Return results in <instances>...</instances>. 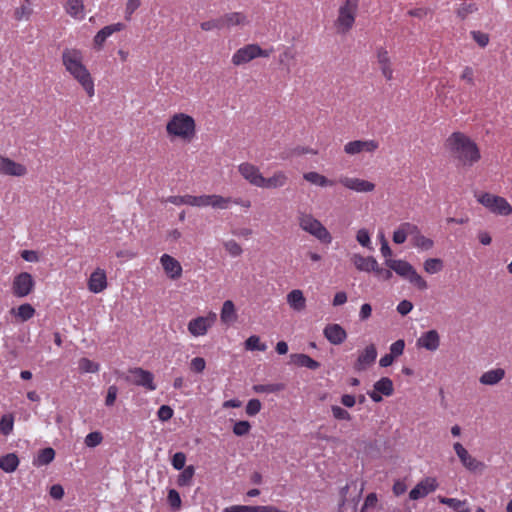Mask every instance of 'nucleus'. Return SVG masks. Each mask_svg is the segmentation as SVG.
I'll return each instance as SVG.
<instances>
[{"mask_svg":"<svg viewBox=\"0 0 512 512\" xmlns=\"http://www.w3.org/2000/svg\"><path fill=\"white\" fill-rule=\"evenodd\" d=\"M350 260L360 272L370 273L377 267V260L373 256H363L359 253L351 255Z\"/></svg>","mask_w":512,"mask_h":512,"instance_id":"b1692460","label":"nucleus"},{"mask_svg":"<svg viewBox=\"0 0 512 512\" xmlns=\"http://www.w3.org/2000/svg\"><path fill=\"white\" fill-rule=\"evenodd\" d=\"M245 349L249 351H266L267 345L260 341L259 336L252 335L244 343Z\"/></svg>","mask_w":512,"mask_h":512,"instance_id":"37998d69","label":"nucleus"},{"mask_svg":"<svg viewBox=\"0 0 512 512\" xmlns=\"http://www.w3.org/2000/svg\"><path fill=\"white\" fill-rule=\"evenodd\" d=\"M380 252L385 258V264L392 269L397 275L406 279L411 285L418 290L424 291L428 288L427 281L416 271V269L405 260L392 259V250L389 247L385 237L381 235Z\"/></svg>","mask_w":512,"mask_h":512,"instance_id":"7ed1b4c3","label":"nucleus"},{"mask_svg":"<svg viewBox=\"0 0 512 512\" xmlns=\"http://www.w3.org/2000/svg\"><path fill=\"white\" fill-rule=\"evenodd\" d=\"M323 334L333 345L342 344L347 337L346 331L339 324H328L324 328Z\"/></svg>","mask_w":512,"mask_h":512,"instance_id":"393cba45","label":"nucleus"},{"mask_svg":"<svg viewBox=\"0 0 512 512\" xmlns=\"http://www.w3.org/2000/svg\"><path fill=\"white\" fill-rule=\"evenodd\" d=\"M439 484L434 477H425L409 492L411 500H419L436 491Z\"/></svg>","mask_w":512,"mask_h":512,"instance_id":"f3484780","label":"nucleus"},{"mask_svg":"<svg viewBox=\"0 0 512 512\" xmlns=\"http://www.w3.org/2000/svg\"><path fill=\"white\" fill-rule=\"evenodd\" d=\"M390 354L392 356H394L395 358L401 356L404 352V349H405V342L404 340L402 339H399L395 342H393L391 345H390Z\"/></svg>","mask_w":512,"mask_h":512,"instance_id":"69168bd1","label":"nucleus"},{"mask_svg":"<svg viewBox=\"0 0 512 512\" xmlns=\"http://www.w3.org/2000/svg\"><path fill=\"white\" fill-rule=\"evenodd\" d=\"M286 300L290 308L296 312H301L306 308V299L300 289L290 291L286 296Z\"/></svg>","mask_w":512,"mask_h":512,"instance_id":"7c9ffc66","label":"nucleus"},{"mask_svg":"<svg viewBox=\"0 0 512 512\" xmlns=\"http://www.w3.org/2000/svg\"><path fill=\"white\" fill-rule=\"evenodd\" d=\"M303 179L308 183L321 188L333 186L335 183L333 180H330L326 176L315 171L304 173Z\"/></svg>","mask_w":512,"mask_h":512,"instance_id":"72a5a7b5","label":"nucleus"},{"mask_svg":"<svg viewBox=\"0 0 512 512\" xmlns=\"http://www.w3.org/2000/svg\"><path fill=\"white\" fill-rule=\"evenodd\" d=\"M438 501L444 505L449 506L455 512H471V510L466 506V501L459 500L457 498H447L443 496H438Z\"/></svg>","mask_w":512,"mask_h":512,"instance_id":"4c0bfd02","label":"nucleus"},{"mask_svg":"<svg viewBox=\"0 0 512 512\" xmlns=\"http://www.w3.org/2000/svg\"><path fill=\"white\" fill-rule=\"evenodd\" d=\"M282 389V384H258L253 386V390L256 393H274Z\"/></svg>","mask_w":512,"mask_h":512,"instance_id":"5fc2aeb1","label":"nucleus"},{"mask_svg":"<svg viewBox=\"0 0 512 512\" xmlns=\"http://www.w3.org/2000/svg\"><path fill=\"white\" fill-rule=\"evenodd\" d=\"M299 227L324 244L332 242V236L328 229L312 214L301 212L297 216Z\"/></svg>","mask_w":512,"mask_h":512,"instance_id":"39448f33","label":"nucleus"},{"mask_svg":"<svg viewBox=\"0 0 512 512\" xmlns=\"http://www.w3.org/2000/svg\"><path fill=\"white\" fill-rule=\"evenodd\" d=\"M331 412H332L333 417L337 420H345V421L351 420L350 413L338 405L331 406Z\"/></svg>","mask_w":512,"mask_h":512,"instance_id":"052dcab7","label":"nucleus"},{"mask_svg":"<svg viewBox=\"0 0 512 512\" xmlns=\"http://www.w3.org/2000/svg\"><path fill=\"white\" fill-rule=\"evenodd\" d=\"M173 414V409L168 405H162L157 411L159 420L163 422L170 420L173 417Z\"/></svg>","mask_w":512,"mask_h":512,"instance_id":"338daca9","label":"nucleus"},{"mask_svg":"<svg viewBox=\"0 0 512 512\" xmlns=\"http://www.w3.org/2000/svg\"><path fill=\"white\" fill-rule=\"evenodd\" d=\"M279 63L287 74L291 73L296 63V52L291 47H285L279 54Z\"/></svg>","mask_w":512,"mask_h":512,"instance_id":"473e14b6","label":"nucleus"},{"mask_svg":"<svg viewBox=\"0 0 512 512\" xmlns=\"http://www.w3.org/2000/svg\"><path fill=\"white\" fill-rule=\"evenodd\" d=\"M272 49H262L258 44L252 43L237 49L231 57L234 66H242L257 58H267Z\"/></svg>","mask_w":512,"mask_h":512,"instance_id":"423d86ee","label":"nucleus"},{"mask_svg":"<svg viewBox=\"0 0 512 512\" xmlns=\"http://www.w3.org/2000/svg\"><path fill=\"white\" fill-rule=\"evenodd\" d=\"M0 174L22 177L27 174V168L23 164L15 162L6 156H0Z\"/></svg>","mask_w":512,"mask_h":512,"instance_id":"6ab92c4d","label":"nucleus"},{"mask_svg":"<svg viewBox=\"0 0 512 512\" xmlns=\"http://www.w3.org/2000/svg\"><path fill=\"white\" fill-rule=\"evenodd\" d=\"M291 362L299 367H306L311 370H316L320 367V363L316 360L312 359L310 356L306 354H292L290 356Z\"/></svg>","mask_w":512,"mask_h":512,"instance_id":"f704fd0d","label":"nucleus"},{"mask_svg":"<svg viewBox=\"0 0 512 512\" xmlns=\"http://www.w3.org/2000/svg\"><path fill=\"white\" fill-rule=\"evenodd\" d=\"M30 4L24 2V4L17 7L14 11V18L17 21L28 20L32 14V9L29 7Z\"/></svg>","mask_w":512,"mask_h":512,"instance_id":"3c124183","label":"nucleus"},{"mask_svg":"<svg viewBox=\"0 0 512 512\" xmlns=\"http://www.w3.org/2000/svg\"><path fill=\"white\" fill-rule=\"evenodd\" d=\"M34 285L35 282L31 274L22 272L15 276L12 283V292L16 297L23 298L32 292Z\"/></svg>","mask_w":512,"mask_h":512,"instance_id":"2eb2a0df","label":"nucleus"},{"mask_svg":"<svg viewBox=\"0 0 512 512\" xmlns=\"http://www.w3.org/2000/svg\"><path fill=\"white\" fill-rule=\"evenodd\" d=\"M262 404L258 399H251L246 405V413L249 416H255L260 412Z\"/></svg>","mask_w":512,"mask_h":512,"instance_id":"0e129e2a","label":"nucleus"},{"mask_svg":"<svg viewBox=\"0 0 512 512\" xmlns=\"http://www.w3.org/2000/svg\"><path fill=\"white\" fill-rule=\"evenodd\" d=\"M206 361L202 357H195L190 362V369L196 373H202L205 370Z\"/></svg>","mask_w":512,"mask_h":512,"instance_id":"774afa93","label":"nucleus"},{"mask_svg":"<svg viewBox=\"0 0 512 512\" xmlns=\"http://www.w3.org/2000/svg\"><path fill=\"white\" fill-rule=\"evenodd\" d=\"M251 425L248 421H238L233 426V433L237 436H244L249 433Z\"/></svg>","mask_w":512,"mask_h":512,"instance_id":"bf43d9fd","label":"nucleus"},{"mask_svg":"<svg viewBox=\"0 0 512 512\" xmlns=\"http://www.w3.org/2000/svg\"><path fill=\"white\" fill-rule=\"evenodd\" d=\"M183 471L177 478V484L180 487L190 486L192 484V479L195 474V468L192 465H189L182 469Z\"/></svg>","mask_w":512,"mask_h":512,"instance_id":"a19ab883","label":"nucleus"},{"mask_svg":"<svg viewBox=\"0 0 512 512\" xmlns=\"http://www.w3.org/2000/svg\"><path fill=\"white\" fill-rule=\"evenodd\" d=\"M125 29V25L121 22L113 23L104 26L100 29L93 37V46L96 50L100 51L104 47L106 40L116 32H120Z\"/></svg>","mask_w":512,"mask_h":512,"instance_id":"a211bd4d","label":"nucleus"},{"mask_svg":"<svg viewBox=\"0 0 512 512\" xmlns=\"http://www.w3.org/2000/svg\"><path fill=\"white\" fill-rule=\"evenodd\" d=\"M65 12L75 20H83L85 18L84 0H65L63 4Z\"/></svg>","mask_w":512,"mask_h":512,"instance_id":"bb28decb","label":"nucleus"},{"mask_svg":"<svg viewBox=\"0 0 512 512\" xmlns=\"http://www.w3.org/2000/svg\"><path fill=\"white\" fill-rule=\"evenodd\" d=\"M14 417L11 414H5L0 420V432L3 435H9L13 431Z\"/></svg>","mask_w":512,"mask_h":512,"instance_id":"49530a36","label":"nucleus"},{"mask_svg":"<svg viewBox=\"0 0 512 512\" xmlns=\"http://www.w3.org/2000/svg\"><path fill=\"white\" fill-rule=\"evenodd\" d=\"M417 232V225L410 222H404L393 232V242L396 244H403L408 236Z\"/></svg>","mask_w":512,"mask_h":512,"instance_id":"c756f323","label":"nucleus"},{"mask_svg":"<svg viewBox=\"0 0 512 512\" xmlns=\"http://www.w3.org/2000/svg\"><path fill=\"white\" fill-rule=\"evenodd\" d=\"M216 321L217 314L210 311L204 316H197L191 319L187 324V330L193 337H202L208 333Z\"/></svg>","mask_w":512,"mask_h":512,"instance_id":"1a4fd4ad","label":"nucleus"},{"mask_svg":"<svg viewBox=\"0 0 512 512\" xmlns=\"http://www.w3.org/2000/svg\"><path fill=\"white\" fill-rule=\"evenodd\" d=\"M34 314L35 309L28 303L20 305L16 310V316L19 317L21 321H27L31 319Z\"/></svg>","mask_w":512,"mask_h":512,"instance_id":"de8ad7c7","label":"nucleus"},{"mask_svg":"<svg viewBox=\"0 0 512 512\" xmlns=\"http://www.w3.org/2000/svg\"><path fill=\"white\" fill-rule=\"evenodd\" d=\"M107 288V276L106 272L101 269H95L89 277L88 289L92 293H101Z\"/></svg>","mask_w":512,"mask_h":512,"instance_id":"412c9836","label":"nucleus"},{"mask_svg":"<svg viewBox=\"0 0 512 512\" xmlns=\"http://www.w3.org/2000/svg\"><path fill=\"white\" fill-rule=\"evenodd\" d=\"M126 380L131 384L144 387L148 391H154L156 389L153 374L142 368L130 369Z\"/></svg>","mask_w":512,"mask_h":512,"instance_id":"f8f14e48","label":"nucleus"},{"mask_svg":"<svg viewBox=\"0 0 512 512\" xmlns=\"http://www.w3.org/2000/svg\"><path fill=\"white\" fill-rule=\"evenodd\" d=\"M358 10V0H346L340 6L338 17L335 21V27L338 33H347L354 25L356 13Z\"/></svg>","mask_w":512,"mask_h":512,"instance_id":"0eeeda50","label":"nucleus"},{"mask_svg":"<svg viewBox=\"0 0 512 512\" xmlns=\"http://www.w3.org/2000/svg\"><path fill=\"white\" fill-rule=\"evenodd\" d=\"M19 465V459L16 454L9 453L0 457V469L6 473L14 472Z\"/></svg>","mask_w":512,"mask_h":512,"instance_id":"e433bc0d","label":"nucleus"},{"mask_svg":"<svg viewBox=\"0 0 512 512\" xmlns=\"http://www.w3.org/2000/svg\"><path fill=\"white\" fill-rule=\"evenodd\" d=\"M356 240L361 246L371 249V238L369 232L366 229L362 228L358 230L356 234Z\"/></svg>","mask_w":512,"mask_h":512,"instance_id":"13d9d810","label":"nucleus"},{"mask_svg":"<svg viewBox=\"0 0 512 512\" xmlns=\"http://www.w3.org/2000/svg\"><path fill=\"white\" fill-rule=\"evenodd\" d=\"M62 63L66 71L79 83L88 97L95 95L94 79L83 64V53L77 48H66L62 52Z\"/></svg>","mask_w":512,"mask_h":512,"instance_id":"f257e3e1","label":"nucleus"},{"mask_svg":"<svg viewBox=\"0 0 512 512\" xmlns=\"http://www.w3.org/2000/svg\"><path fill=\"white\" fill-rule=\"evenodd\" d=\"M189 206L208 207L210 206V195L193 196L189 195Z\"/></svg>","mask_w":512,"mask_h":512,"instance_id":"864d4df0","label":"nucleus"},{"mask_svg":"<svg viewBox=\"0 0 512 512\" xmlns=\"http://www.w3.org/2000/svg\"><path fill=\"white\" fill-rule=\"evenodd\" d=\"M378 352L376 345L373 343L368 344L364 349L357 352V358L354 363V370L363 372L368 370L376 361Z\"/></svg>","mask_w":512,"mask_h":512,"instance_id":"9d476101","label":"nucleus"},{"mask_svg":"<svg viewBox=\"0 0 512 512\" xmlns=\"http://www.w3.org/2000/svg\"><path fill=\"white\" fill-rule=\"evenodd\" d=\"M166 132L172 138L190 142L196 134L195 120L188 114L176 113L168 120Z\"/></svg>","mask_w":512,"mask_h":512,"instance_id":"20e7f679","label":"nucleus"},{"mask_svg":"<svg viewBox=\"0 0 512 512\" xmlns=\"http://www.w3.org/2000/svg\"><path fill=\"white\" fill-rule=\"evenodd\" d=\"M141 0H127L124 10V18L127 21L132 19L133 13L140 7Z\"/></svg>","mask_w":512,"mask_h":512,"instance_id":"6e6d98bb","label":"nucleus"},{"mask_svg":"<svg viewBox=\"0 0 512 512\" xmlns=\"http://www.w3.org/2000/svg\"><path fill=\"white\" fill-rule=\"evenodd\" d=\"M160 263L165 273L171 279H178L182 275V266L178 260L168 254H163L160 257Z\"/></svg>","mask_w":512,"mask_h":512,"instance_id":"4be33fe9","label":"nucleus"},{"mask_svg":"<svg viewBox=\"0 0 512 512\" xmlns=\"http://www.w3.org/2000/svg\"><path fill=\"white\" fill-rule=\"evenodd\" d=\"M55 458V451L48 447L39 451L37 457L33 461V465L37 467L45 466L51 463Z\"/></svg>","mask_w":512,"mask_h":512,"instance_id":"58836bf2","label":"nucleus"},{"mask_svg":"<svg viewBox=\"0 0 512 512\" xmlns=\"http://www.w3.org/2000/svg\"><path fill=\"white\" fill-rule=\"evenodd\" d=\"M379 148V142L374 139L349 141L344 145V152L349 156L361 153L373 154Z\"/></svg>","mask_w":512,"mask_h":512,"instance_id":"4468645a","label":"nucleus"},{"mask_svg":"<svg viewBox=\"0 0 512 512\" xmlns=\"http://www.w3.org/2000/svg\"><path fill=\"white\" fill-rule=\"evenodd\" d=\"M222 23L224 28L227 29H231L233 27L243 28L250 24V20L243 12H230L222 15Z\"/></svg>","mask_w":512,"mask_h":512,"instance_id":"5701e85b","label":"nucleus"},{"mask_svg":"<svg viewBox=\"0 0 512 512\" xmlns=\"http://www.w3.org/2000/svg\"><path fill=\"white\" fill-rule=\"evenodd\" d=\"M289 182L288 175L285 171L277 170L270 177H264L261 188L279 189L286 186Z\"/></svg>","mask_w":512,"mask_h":512,"instance_id":"a878e982","label":"nucleus"},{"mask_svg":"<svg viewBox=\"0 0 512 512\" xmlns=\"http://www.w3.org/2000/svg\"><path fill=\"white\" fill-rule=\"evenodd\" d=\"M186 455L183 452H177L173 455L171 464L174 469L182 470L185 468Z\"/></svg>","mask_w":512,"mask_h":512,"instance_id":"e2e57ef3","label":"nucleus"},{"mask_svg":"<svg viewBox=\"0 0 512 512\" xmlns=\"http://www.w3.org/2000/svg\"><path fill=\"white\" fill-rule=\"evenodd\" d=\"M338 183L344 188L356 193H370L373 192L376 187L371 181L347 175H341L338 178Z\"/></svg>","mask_w":512,"mask_h":512,"instance_id":"9b49d317","label":"nucleus"},{"mask_svg":"<svg viewBox=\"0 0 512 512\" xmlns=\"http://www.w3.org/2000/svg\"><path fill=\"white\" fill-rule=\"evenodd\" d=\"M505 370L503 368H493L485 371L480 377L479 382L482 385L494 386L500 383L505 377Z\"/></svg>","mask_w":512,"mask_h":512,"instance_id":"c85d7f7f","label":"nucleus"},{"mask_svg":"<svg viewBox=\"0 0 512 512\" xmlns=\"http://www.w3.org/2000/svg\"><path fill=\"white\" fill-rule=\"evenodd\" d=\"M377 63L384 78L387 81H391L393 79V69L388 51L386 49L379 48L377 50Z\"/></svg>","mask_w":512,"mask_h":512,"instance_id":"cd10ccee","label":"nucleus"},{"mask_svg":"<svg viewBox=\"0 0 512 512\" xmlns=\"http://www.w3.org/2000/svg\"><path fill=\"white\" fill-rule=\"evenodd\" d=\"M373 387L384 396H391L394 392L393 382L388 377H382L374 383Z\"/></svg>","mask_w":512,"mask_h":512,"instance_id":"ea45409f","label":"nucleus"},{"mask_svg":"<svg viewBox=\"0 0 512 512\" xmlns=\"http://www.w3.org/2000/svg\"><path fill=\"white\" fill-rule=\"evenodd\" d=\"M453 449L462 465L470 472H481L485 469V464L470 455L460 442L454 443Z\"/></svg>","mask_w":512,"mask_h":512,"instance_id":"ddd939ff","label":"nucleus"},{"mask_svg":"<svg viewBox=\"0 0 512 512\" xmlns=\"http://www.w3.org/2000/svg\"><path fill=\"white\" fill-rule=\"evenodd\" d=\"M227 253L232 257H238L242 254V247L235 240H227L223 243Z\"/></svg>","mask_w":512,"mask_h":512,"instance_id":"603ef678","label":"nucleus"},{"mask_svg":"<svg viewBox=\"0 0 512 512\" xmlns=\"http://www.w3.org/2000/svg\"><path fill=\"white\" fill-rule=\"evenodd\" d=\"M238 172L248 183L261 188L264 176L256 165L249 162H243L238 165Z\"/></svg>","mask_w":512,"mask_h":512,"instance_id":"dca6fc26","label":"nucleus"},{"mask_svg":"<svg viewBox=\"0 0 512 512\" xmlns=\"http://www.w3.org/2000/svg\"><path fill=\"white\" fill-rule=\"evenodd\" d=\"M424 270L429 274H436L443 269V261L439 258H429L424 262Z\"/></svg>","mask_w":512,"mask_h":512,"instance_id":"a18cd8bd","label":"nucleus"},{"mask_svg":"<svg viewBox=\"0 0 512 512\" xmlns=\"http://www.w3.org/2000/svg\"><path fill=\"white\" fill-rule=\"evenodd\" d=\"M416 346L418 348H424L431 352L436 351L440 346L439 333L434 329L424 332L417 339Z\"/></svg>","mask_w":512,"mask_h":512,"instance_id":"aec40b11","label":"nucleus"},{"mask_svg":"<svg viewBox=\"0 0 512 512\" xmlns=\"http://www.w3.org/2000/svg\"><path fill=\"white\" fill-rule=\"evenodd\" d=\"M167 501L174 510H178L181 507V497L175 489H170L168 491Z\"/></svg>","mask_w":512,"mask_h":512,"instance_id":"4d7b16f0","label":"nucleus"},{"mask_svg":"<svg viewBox=\"0 0 512 512\" xmlns=\"http://www.w3.org/2000/svg\"><path fill=\"white\" fill-rule=\"evenodd\" d=\"M411 240L414 247L423 251H428L434 246L433 240L421 234L418 227L417 232L413 233Z\"/></svg>","mask_w":512,"mask_h":512,"instance_id":"c9c22d12","label":"nucleus"},{"mask_svg":"<svg viewBox=\"0 0 512 512\" xmlns=\"http://www.w3.org/2000/svg\"><path fill=\"white\" fill-rule=\"evenodd\" d=\"M78 368L82 373H96L99 371L100 366L88 358H81L78 361Z\"/></svg>","mask_w":512,"mask_h":512,"instance_id":"c03bdc74","label":"nucleus"},{"mask_svg":"<svg viewBox=\"0 0 512 512\" xmlns=\"http://www.w3.org/2000/svg\"><path fill=\"white\" fill-rule=\"evenodd\" d=\"M200 27L203 31H213V30H221L224 29L222 23V16L204 21L200 24Z\"/></svg>","mask_w":512,"mask_h":512,"instance_id":"09e8293b","label":"nucleus"},{"mask_svg":"<svg viewBox=\"0 0 512 512\" xmlns=\"http://www.w3.org/2000/svg\"><path fill=\"white\" fill-rule=\"evenodd\" d=\"M232 202L231 197H223L217 194L210 195V207L215 209H227Z\"/></svg>","mask_w":512,"mask_h":512,"instance_id":"79ce46f5","label":"nucleus"},{"mask_svg":"<svg viewBox=\"0 0 512 512\" xmlns=\"http://www.w3.org/2000/svg\"><path fill=\"white\" fill-rule=\"evenodd\" d=\"M221 322L225 325H231L237 320V312L234 303L231 300H226L220 312Z\"/></svg>","mask_w":512,"mask_h":512,"instance_id":"2f4dec72","label":"nucleus"},{"mask_svg":"<svg viewBox=\"0 0 512 512\" xmlns=\"http://www.w3.org/2000/svg\"><path fill=\"white\" fill-rule=\"evenodd\" d=\"M446 147L461 166L471 167L481 158L477 144L461 132L452 133L446 140Z\"/></svg>","mask_w":512,"mask_h":512,"instance_id":"f03ea898","label":"nucleus"},{"mask_svg":"<svg viewBox=\"0 0 512 512\" xmlns=\"http://www.w3.org/2000/svg\"><path fill=\"white\" fill-rule=\"evenodd\" d=\"M477 10V7L474 3L469 4H461L459 8L457 9V15L461 19H465L468 17V15L474 13Z\"/></svg>","mask_w":512,"mask_h":512,"instance_id":"680f3d73","label":"nucleus"},{"mask_svg":"<svg viewBox=\"0 0 512 512\" xmlns=\"http://www.w3.org/2000/svg\"><path fill=\"white\" fill-rule=\"evenodd\" d=\"M103 441L102 433L99 431H94L86 435L84 439V444L89 448H94L100 445Z\"/></svg>","mask_w":512,"mask_h":512,"instance_id":"8fccbe9b","label":"nucleus"},{"mask_svg":"<svg viewBox=\"0 0 512 512\" xmlns=\"http://www.w3.org/2000/svg\"><path fill=\"white\" fill-rule=\"evenodd\" d=\"M476 197L477 201L491 213L501 216H508L512 214V206L501 196L491 193H481L476 195Z\"/></svg>","mask_w":512,"mask_h":512,"instance_id":"6e6552de","label":"nucleus"}]
</instances>
